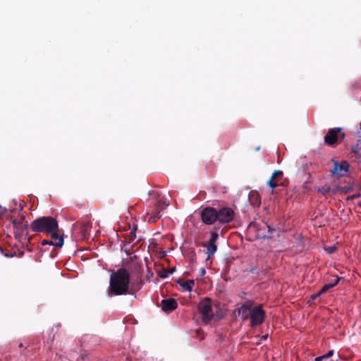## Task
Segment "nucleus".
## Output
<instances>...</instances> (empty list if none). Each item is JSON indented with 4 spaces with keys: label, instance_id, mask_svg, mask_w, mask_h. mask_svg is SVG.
Masks as SVG:
<instances>
[{
    "label": "nucleus",
    "instance_id": "16",
    "mask_svg": "<svg viewBox=\"0 0 361 361\" xmlns=\"http://www.w3.org/2000/svg\"><path fill=\"white\" fill-rule=\"evenodd\" d=\"M341 278L338 277V276H335V279L334 280V281L329 283H327V284H325L322 288V293H325L326 292H327L330 288H334V286H336L339 281H340Z\"/></svg>",
    "mask_w": 361,
    "mask_h": 361
},
{
    "label": "nucleus",
    "instance_id": "15",
    "mask_svg": "<svg viewBox=\"0 0 361 361\" xmlns=\"http://www.w3.org/2000/svg\"><path fill=\"white\" fill-rule=\"evenodd\" d=\"M55 241H51L48 240H44L42 242V245H53L54 247H61L63 245V238L60 235V234H58V238H53Z\"/></svg>",
    "mask_w": 361,
    "mask_h": 361
},
{
    "label": "nucleus",
    "instance_id": "42",
    "mask_svg": "<svg viewBox=\"0 0 361 361\" xmlns=\"http://www.w3.org/2000/svg\"><path fill=\"white\" fill-rule=\"evenodd\" d=\"M19 347H20V348L23 347V344H22V343H20V344L19 345Z\"/></svg>",
    "mask_w": 361,
    "mask_h": 361
},
{
    "label": "nucleus",
    "instance_id": "39",
    "mask_svg": "<svg viewBox=\"0 0 361 361\" xmlns=\"http://www.w3.org/2000/svg\"><path fill=\"white\" fill-rule=\"evenodd\" d=\"M131 234H133L134 238H135V231L131 232Z\"/></svg>",
    "mask_w": 361,
    "mask_h": 361
},
{
    "label": "nucleus",
    "instance_id": "33",
    "mask_svg": "<svg viewBox=\"0 0 361 361\" xmlns=\"http://www.w3.org/2000/svg\"><path fill=\"white\" fill-rule=\"evenodd\" d=\"M205 274H206L205 269L204 268H202L200 269V276H204Z\"/></svg>",
    "mask_w": 361,
    "mask_h": 361
},
{
    "label": "nucleus",
    "instance_id": "10",
    "mask_svg": "<svg viewBox=\"0 0 361 361\" xmlns=\"http://www.w3.org/2000/svg\"><path fill=\"white\" fill-rule=\"evenodd\" d=\"M276 230L267 224H264L263 228L257 230V236L260 238H270Z\"/></svg>",
    "mask_w": 361,
    "mask_h": 361
},
{
    "label": "nucleus",
    "instance_id": "20",
    "mask_svg": "<svg viewBox=\"0 0 361 361\" xmlns=\"http://www.w3.org/2000/svg\"><path fill=\"white\" fill-rule=\"evenodd\" d=\"M361 142V140L359 139L357 140L356 144L353 145L351 148V151L353 153H354L357 157H360V154L359 153L360 150V143Z\"/></svg>",
    "mask_w": 361,
    "mask_h": 361
},
{
    "label": "nucleus",
    "instance_id": "36",
    "mask_svg": "<svg viewBox=\"0 0 361 361\" xmlns=\"http://www.w3.org/2000/svg\"><path fill=\"white\" fill-rule=\"evenodd\" d=\"M256 197H257V199H258V195H256ZM255 204H260V201L258 200H256V201L255 202Z\"/></svg>",
    "mask_w": 361,
    "mask_h": 361
},
{
    "label": "nucleus",
    "instance_id": "24",
    "mask_svg": "<svg viewBox=\"0 0 361 361\" xmlns=\"http://www.w3.org/2000/svg\"><path fill=\"white\" fill-rule=\"evenodd\" d=\"M219 238V233L216 231L212 232L209 242L216 243Z\"/></svg>",
    "mask_w": 361,
    "mask_h": 361
},
{
    "label": "nucleus",
    "instance_id": "26",
    "mask_svg": "<svg viewBox=\"0 0 361 361\" xmlns=\"http://www.w3.org/2000/svg\"><path fill=\"white\" fill-rule=\"evenodd\" d=\"M283 176V171H281V170H276L273 172V173L271 174V179H276V178L278 177H280V176Z\"/></svg>",
    "mask_w": 361,
    "mask_h": 361
},
{
    "label": "nucleus",
    "instance_id": "3",
    "mask_svg": "<svg viewBox=\"0 0 361 361\" xmlns=\"http://www.w3.org/2000/svg\"><path fill=\"white\" fill-rule=\"evenodd\" d=\"M197 309L202 315L204 323L208 324L214 318L212 300L209 298H206L201 300L197 305Z\"/></svg>",
    "mask_w": 361,
    "mask_h": 361
},
{
    "label": "nucleus",
    "instance_id": "41",
    "mask_svg": "<svg viewBox=\"0 0 361 361\" xmlns=\"http://www.w3.org/2000/svg\"><path fill=\"white\" fill-rule=\"evenodd\" d=\"M0 251H1V252H3V249H2V247H0Z\"/></svg>",
    "mask_w": 361,
    "mask_h": 361
},
{
    "label": "nucleus",
    "instance_id": "38",
    "mask_svg": "<svg viewBox=\"0 0 361 361\" xmlns=\"http://www.w3.org/2000/svg\"><path fill=\"white\" fill-rule=\"evenodd\" d=\"M259 149H260V147H257L255 148V150H256V151H259Z\"/></svg>",
    "mask_w": 361,
    "mask_h": 361
},
{
    "label": "nucleus",
    "instance_id": "27",
    "mask_svg": "<svg viewBox=\"0 0 361 361\" xmlns=\"http://www.w3.org/2000/svg\"><path fill=\"white\" fill-rule=\"evenodd\" d=\"M267 185L272 189H274L278 186L277 182L271 178L268 180Z\"/></svg>",
    "mask_w": 361,
    "mask_h": 361
},
{
    "label": "nucleus",
    "instance_id": "43",
    "mask_svg": "<svg viewBox=\"0 0 361 361\" xmlns=\"http://www.w3.org/2000/svg\"><path fill=\"white\" fill-rule=\"evenodd\" d=\"M85 356L82 355V360H85Z\"/></svg>",
    "mask_w": 361,
    "mask_h": 361
},
{
    "label": "nucleus",
    "instance_id": "9",
    "mask_svg": "<svg viewBox=\"0 0 361 361\" xmlns=\"http://www.w3.org/2000/svg\"><path fill=\"white\" fill-rule=\"evenodd\" d=\"M201 219L203 223L207 225H212L217 221L216 209L207 207L201 211Z\"/></svg>",
    "mask_w": 361,
    "mask_h": 361
},
{
    "label": "nucleus",
    "instance_id": "31",
    "mask_svg": "<svg viewBox=\"0 0 361 361\" xmlns=\"http://www.w3.org/2000/svg\"><path fill=\"white\" fill-rule=\"evenodd\" d=\"M176 270L175 267L171 268L166 274L163 275L162 277L165 278L167 277L168 274H173Z\"/></svg>",
    "mask_w": 361,
    "mask_h": 361
},
{
    "label": "nucleus",
    "instance_id": "11",
    "mask_svg": "<svg viewBox=\"0 0 361 361\" xmlns=\"http://www.w3.org/2000/svg\"><path fill=\"white\" fill-rule=\"evenodd\" d=\"M252 301L247 300L238 309V313L242 316L243 320H246L250 317V311L252 310Z\"/></svg>",
    "mask_w": 361,
    "mask_h": 361
},
{
    "label": "nucleus",
    "instance_id": "18",
    "mask_svg": "<svg viewBox=\"0 0 361 361\" xmlns=\"http://www.w3.org/2000/svg\"><path fill=\"white\" fill-rule=\"evenodd\" d=\"M334 353V350H330L325 355L316 357L314 361H326L329 358L333 356Z\"/></svg>",
    "mask_w": 361,
    "mask_h": 361
},
{
    "label": "nucleus",
    "instance_id": "12",
    "mask_svg": "<svg viewBox=\"0 0 361 361\" xmlns=\"http://www.w3.org/2000/svg\"><path fill=\"white\" fill-rule=\"evenodd\" d=\"M178 307L177 301L174 298L164 299L161 301V309L165 312H170Z\"/></svg>",
    "mask_w": 361,
    "mask_h": 361
},
{
    "label": "nucleus",
    "instance_id": "34",
    "mask_svg": "<svg viewBox=\"0 0 361 361\" xmlns=\"http://www.w3.org/2000/svg\"><path fill=\"white\" fill-rule=\"evenodd\" d=\"M6 211V209H3L1 206H0V216H2V215L4 214V212Z\"/></svg>",
    "mask_w": 361,
    "mask_h": 361
},
{
    "label": "nucleus",
    "instance_id": "29",
    "mask_svg": "<svg viewBox=\"0 0 361 361\" xmlns=\"http://www.w3.org/2000/svg\"><path fill=\"white\" fill-rule=\"evenodd\" d=\"M325 250L329 254H333L336 250V247L335 246H329L325 247Z\"/></svg>",
    "mask_w": 361,
    "mask_h": 361
},
{
    "label": "nucleus",
    "instance_id": "40",
    "mask_svg": "<svg viewBox=\"0 0 361 361\" xmlns=\"http://www.w3.org/2000/svg\"><path fill=\"white\" fill-rule=\"evenodd\" d=\"M357 204H358V206H359L360 207H361V201H360V202H359Z\"/></svg>",
    "mask_w": 361,
    "mask_h": 361
},
{
    "label": "nucleus",
    "instance_id": "13",
    "mask_svg": "<svg viewBox=\"0 0 361 361\" xmlns=\"http://www.w3.org/2000/svg\"><path fill=\"white\" fill-rule=\"evenodd\" d=\"M160 213L161 211L159 210V209H156V207H154L153 209H150L147 212L145 221H147L149 223L156 222L161 216Z\"/></svg>",
    "mask_w": 361,
    "mask_h": 361
},
{
    "label": "nucleus",
    "instance_id": "17",
    "mask_svg": "<svg viewBox=\"0 0 361 361\" xmlns=\"http://www.w3.org/2000/svg\"><path fill=\"white\" fill-rule=\"evenodd\" d=\"M203 245L207 247V254L208 258L213 255L217 250V245L216 243L208 242L207 245L204 244Z\"/></svg>",
    "mask_w": 361,
    "mask_h": 361
},
{
    "label": "nucleus",
    "instance_id": "35",
    "mask_svg": "<svg viewBox=\"0 0 361 361\" xmlns=\"http://www.w3.org/2000/svg\"><path fill=\"white\" fill-rule=\"evenodd\" d=\"M267 337H268V335H267H267H264V336H262L260 338V341H265V340H267Z\"/></svg>",
    "mask_w": 361,
    "mask_h": 361
},
{
    "label": "nucleus",
    "instance_id": "14",
    "mask_svg": "<svg viewBox=\"0 0 361 361\" xmlns=\"http://www.w3.org/2000/svg\"><path fill=\"white\" fill-rule=\"evenodd\" d=\"M92 228V225L90 223H82L80 226V234L82 235V239H87L90 236V230Z\"/></svg>",
    "mask_w": 361,
    "mask_h": 361
},
{
    "label": "nucleus",
    "instance_id": "21",
    "mask_svg": "<svg viewBox=\"0 0 361 361\" xmlns=\"http://www.w3.org/2000/svg\"><path fill=\"white\" fill-rule=\"evenodd\" d=\"M331 188L329 186H322L319 188L318 192L326 196L331 192Z\"/></svg>",
    "mask_w": 361,
    "mask_h": 361
},
{
    "label": "nucleus",
    "instance_id": "25",
    "mask_svg": "<svg viewBox=\"0 0 361 361\" xmlns=\"http://www.w3.org/2000/svg\"><path fill=\"white\" fill-rule=\"evenodd\" d=\"M250 271L252 274H255V275L258 276L264 274L262 273V271H261V270L258 267H252V268L250 269Z\"/></svg>",
    "mask_w": 361,
    "mask_h": 361
},
{
    "label": "nucleus",
    "instance_id": "22",
    "mask_svg": "<svg viewBox=\"0 0 361 361\" xmlns=\"http://www.w3.org/2000/svg\"><path fill=\"white\" fill-rule=\"evenodd\" d=\"M166 205L167 204H166L165 201L162 200L161 199H159L155 204L154 207H156V209H159V210L161 211Z\"/></svg>",
    "mask_w": 361,
    "mask_h": 361
},
{
    "label": "nucleus",
    "instance_id": "4",
    "mask_svg": "<svg viewBox=\"0 0 361 361\" xmlns=\"http://www.w3.org/2000/svg\"><path fill=\"white\" fill-rule=\"evenodd\" d=\"M345 136V134L343 132V128L338 127L329 129L324 136V140L326 145L333 146L337 143L338 140H343Z\"/></svg>",
    "mask_w": 361,
    "mask_h": 361
},
{
    "label": "nucleus",
    "instance_id": "19",
    "mask_svg": "<svg viewBox=\"0 0 361 361\" xmlns=\"http://www.w3.org/2000/svg\"><path fill=\"white\" fill-rule=\"evenodd\" d=\"M194 286H195V282L193 280H188L182 284V287L185 290H187L189 291L192 290Z\"/></svg>",
    "mask_w": 361,
    "mask_h": 361
},
{
    "label": "nucleus",
    "instance_id": "30",
    "mask_svg": "<svg viewBox=\"0 0 361 361\" xmlns=\"http://www.w3.org/2000/svg\"><path fill=\"white\" fill-rule=\"evenodd\" d=\"M322 294H324V293H322V290H320L318 293L312 295L311 298L312 300H315Z\"/></svg>",
    "mask_w": 361,
    "mask_h": 361
},
{
    "label": "nucleus",
    "instance_id": "44",
    "mask_svg": "<svg viewBox=\"0 0 361 361\" xmlns=\"http://www.w3.org/2000/svg\"><path fill=\"white\" fill-rule=\"evenodd\" d=\"M360 190H361V185H360V188H359Z\"/></svg>",
    "mask_w": 361,
    "mask_h": 361
},
{
    "label": "nucleus",
    "instance_id": "8",
    "mask_svg": "<svg viewBox=\"0 0 361 361\" xmlns=\"http://www.w3.org/2000/svg\"><path fill=\"white\" fill-rule=\"evenodd\" d=\"M12 224L14 228V234L16 238H20L22 236H27L28 235L27 222H24V216L20 219H13Z\"/></svg>",
    "mask_w": 361,
    "mask_h": 361
},
{
    "label": "nucleus",
    "instance_id": "6",
    "mask_svg": "<svg viewBox=\"0 0 361 361\" xmlns=\"http://www.w3.org/2000/svg\"><path fill=\"white\" fill-rule=\"evenodd\" d=\"M265 315L266 312L261 305L252 308L250 311V326L255 327L262 324L264 321Z\"/></svg>",
    "mask_w": 361,
    "mask_h": 361
},
{
    "label": "nucleus",
    "instance_id": "32",
    "mask_svg": "<svg viewBox=\"0 0 361 361\" xmlns=\"http://www.w3.org/2000/svg\"><path fill=\"white\" fill-rule=\"evenodd\" d=\"M340 186L336 185L335 188H331V192L332 195L336 194L338 191H339Z\"/></svg>",
    "mask_w": 361,
    "mask_h": 361
},
{
    "label": "nucleus",
    "instance_id": "1",
    "mask_svg": "<svg viewBox=\"0 0 361 361\" xmlns=\"http://www.w3.org/2000/svg\"><path fill=\"white\" fill-rule=\"evenodd\" d=\"M130 276L124 268H120L110 275L109 295H121L128 293Z\"/></svg>",
    "mask_w": 361,
    "mask_h": 361
},
{
    "label": "nucleus",
    "instance_id": "23",
    "mask_svg": "<svg viewBox=\"0 0 361 361\" xmlns=\"http://www.w3.org/2000/svg\"><path fill=\"white\" fill-rule=\"evenodd\" d=\"M353 188L352 185H348L347 186L341 187L339 188V192L342 193H348L353 190Z\"/></svg>",
    "mask_w": 361,
    "mask_h": 361
},
{
    "label": "nucleus",
    "instance_id": "45",
    "mask_svg": "<svg viewBox=\"0 0 361 361\" xmlns=\"http://www.w3.org/2000/svg\"><path fill=\"white\" fill-rule=\"evenodd\" d=\"M360 129H361V122H360Z\"/></svg>",
    "mask_w": 361,
    "mask_h": 361
},
{
    "label": "nucleus",
    "instance_id": "5",
    "mask_svg": "<svg viewBox=\"0 0 361 361\" xmlns=\"http://www.w3.org/2000/svg\"><path fill=\"white\" fill-rule=\"evenodd\" d=\"M217 221L221 224H226L231 222L235 216L234 210L228 207H221L216 209Z\"/></svg>",
    "mask_w": 361,
    "mask_h": 361
},
{
    "label": "nucleus",
    "instance_id": "37",
    "mask_svg": "<svg viewBox=\"0 0 361 361\" xmlns=\"http://www.w3.org/2000/svg\"><path fill=\"white\" fill-rule=\"evenodd\" d=\"M5 256H6V257H13V254H11V255L5 254Z\"/></svg>",
    "mask_w": 361,
    "mask_h": 361
},
{
    "label": "nucleus",
    "instance_id": "7",
    "mask_svg": "<svg viewBox=\"0 0 361 361\" xmlns=\"http://www.w3.org/2000/svg\"><path fill=\"white\" fill-rule=\"evenodd\" d=\"M332 161L334 166L330 171L331 177L339 179L340 178L345 176L349 171V164L345 161H342L341 163H338L334 159H332Z\"/></svg>",
    "mask_w": 361,
    "mask_h": 361
},
{
    "label": "nucleus",
    "instance_id": "2",
    "mask_svg": "<svg viewBox=\"0 0 361 361\" xmlns=\"http://www.w3.org/2000/svg\"><path fill=\"white\" fill-rule=\"evenodd\" d=\"M30 228L36 233H45L51 238H58L59 228L56 219L52 216H42L31 222Z\"/></svg>",
    "mask_w": 361,
    "mask_h": 361
},
{
    "label": "nucleus",
    "instance_id": "28",
    "mask_svg": "<svg viewBox=\"0 0 361 361\" xmlns=\"http://www.w3.org/2000/svg\"><path fill=\"white\" fill-rule=\"evenodd\" d=\"M361 196L360 193L358 192V193H356V194H354L353 195H350V196H348L346 197V201L348 202V201H352L356 198H358Z\"/></svg>",
    "mask_w": 361,
    "mask_h": 361
}]
</instances>
